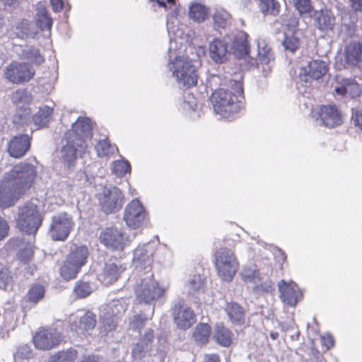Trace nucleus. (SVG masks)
Masks as SVG:
<instances>
[{
	"label": "nucleus",
	"instance_id": "60",
	"mask_svg": "<svg viewBox=\"0 0 362 362\" xmlns=\"http://www.w3.org/2000/svg\"><path fill=\"white\" fill-rule=\"evenodd\" d=\"M154 339V332L152 329L148 328L145 330L144 334L138 342L148 346L152 349V344Z\"/></svg>",
	"mask_w": 362,
	"mask_h": 362
},
{
	"label": "nucleus",
	"instance_id": "39",
	"mask_svg": "<svg viewBox=\"0 0 362 362\" xmlns=\"http://www.w3.org/2000/svg\"><path fill=\"white\" fill-rule=\"evenodd\" d=\"M52 113V109L48 106L40 107L37 112L33 117L35 124L38 127H45L49 122Z\"/></svg>",
	"mask_w": 362,
	"mask_h": 362
},
{
	"label": "nucleus",
	"instance_id": "41",
	"mask_svg": "<svg viewBox=\"0 0 362 362\" xmlns=\"http://www.w3.org/2000/svg\"><path fill=\"white\" fill-rule=\"evenodd\" d=\"M81 270V267L66 259L60 269V274L65 280L75 279Z\"/></svg>",
	"mask_w": 362,
	"mask_h": 362
},
{
	"label": "nucleus",
	"instance_id": "17",
	"mask_svg": "<svg viewBox=\"0 0 362 362\" xmlns=\"http://www.w3.org/2000/svg\"><path fill=\"white\" fill-rule=\"evenodd\" d=\"M317 122L328 128H334L342 124L341 112L334 105H322L318 109Z\"/></svg>",
	"mask_w": 362,
	"mask_h": 362
},
{
	"label": "nucleus",
	"instance_id": "30",
	"mask_svg": "<svg viewBox=\"0 0 362 362\" xmlns=\"http://www.w3.org/2000/svg\"><path fill=\"white\" fill-rule=\"evenodd\" d=\"M11 31L17 37L21 39L28 37H34L37 33L33 23L27 20H23L16 23L12 26Z\"/></svg>",
	"mask_w": 362,
	"mask_h": 362
},
{
	"label": "nucleus",
	"instance_id": "54",
	"mask_svg": "<svg viewBox=\"0 0 362 362\" xmlns=\"http://www.w3.org/2000/svg\"><path fill=\"white\" fill-rule=\"evenodd\" d=\"M74 291L78 298H86L92 292V287L86 282H77L75 285Z\"/></svg>",
	"mask_w": 362,
	"mask_h": 362
},
{
	"label": "nucleus",
	"instance_id": "25",
	"mask_svg": "<svg viewBox=\"0 0 362 362\" xmlns=\"http://www.w3.org/2000/svg\"><path fill=\"white\" fill-rule=\"evenodd\" d=\"M209 55L216 63H223L228 54V43L225 40L215 38L209 43Z\"/></svg>",
	"mask_w": 362,
	"mask_h": 362
},
{
	"label": "nucleus",
	"instance_id": "5",
	"mask_svg": "<svg viewBox=\"0 0 362 362\" xmlns=\"http://www.w3.org/2000/svg\"><path fill=\"white\" fill-rule=\"evenodd\" d=\"M214 258L218 276L223 281H232L239 267L234 251L228 247H220L216 250Z\"/></svg>",
	"mask_w": 362,
	"mask_h": 362
},
{
	"label": "nucleus",
	"instance_id": "35",
	"mask_svg": "<svg viewBox=\"0 0 362 362\" xmlns=\"http://www.w3.org/2000/svg\"><path fill=\"white\" fill-rule=\"evenodd\" d=\"M233 334L223 325H217L215 328L214 338L218 344L223 346H229L233 341Z\"/></svg>",
	"mask_w": 362,
	"mask_h": 362
},
{
	"label": "nucleus",
	"instance_id": "57",
	"mask_svg": "<svg viewBox=\"0 0 362 362\" xmlns=\"http://www.w3.org/2000/svg\"><path fill=\"white\" fill-rule=\"evenodd\" d=\"M293 4L300 15L309 13L313 10L310 0H293Z\"/></svg>",
	"mask_w": 362,
	"mask_h": 362
},
{
	"label": "nucleus",
	"instance_id": "62",
	"mask_svg": "<svg viewBox=\"0 0 362 362\" xmlns=\"http://www.w3.org/2000/svg\"><path fill=\"white\" fill-rule=\"evenodd\" d=\"M9 225L6 220L0 216V241L8 235Z\"/></svg>",
	"mask_w": 362,
	"mask_h": 362
},
{
	"label": "nucleus",
	"instance_id": "23",
	"mask_svg": "<svg viewBox=\"0 0 362 362\" xmlns=\"http://www.w3.org/2000/svg\"><path fill=\"white\" fill-rule=\"evenodd\" d=\"M126 267L117 260L109 261L105 263L99 279L106 286L115 283L124 272Z\"/></svg>",
	"mask_w": 362,
	"mask_h": 362
},
{
	"label": "nucleus",
	"instance_id": "33",
	"mask_svg": "<svg viewBox=\"0 0 362 362\" xmlns=\"http://www.w3.org/2000/svg\"><path fill=\"white\" fill-rule=\"evenodd\" d=\"M127 304L125 298L114 299L103 306L102 312L108 316L118 317L124 313Z\"/></svg>",
	"mask_w": 362,
	"mask_h": 362
},
{
	"label": "nucleus",
	"instance_id": "53",
	"mask_svg": "<svg viewBox=\"0 0 362 362\" xmlns=\"http://www.w3.org/2000/svg\"><path fill=\"white\" fill-rule=\"evenodd\" d=\"M180 105L184 111L190 113L191 111H194L197 107V101L192 95L185 93Z\"/></svg>",
	"mask_w": 362,
	"mask_h": 362
},
{
	"label": "nucleus",
	"instance_id": "12",
	"mask_svg": "<svg viewBox=\"0 0 362 362\" xmlns=\"http://www.w3.org/2000/svg\"><path fill=\"white\" fill-rule=\"evenodd\" d=\"M146 213L141 203L134 199L129 203L124 210V220L128 227L139 228L143 226Z\"/></svg>",
	"mask_w": 362,
	"mask_h": 362
},
{
	"label": "nucleus",
	"instance_id": "55",
	"mask_svg": "<svg viewBox=\"0 0 362 362\" xmlns=\"http://www.w3.org/2000/svg\"><path fill=\"white\" fill-rule=\"evenodd\" d=\"M102 327L101 329H103V332H108L112 330H113L116 327L117 321L115 317L113 316H108L107 315H105L104 312H102Z\"/></svg>",
	"mask_w": 362,
	"mask_h": 362
},
{
	"label": "nucleus",
	"instance_id": "26",
	"mask_svg": "<svg viewBox=\"0 0 362 362\" xmlns=\"http://www.w3.org/2000/svg\"><path fill=\"white\" fill-rule=\"evenodd\" d=\"M345 67L356 66L362 61V45L359 42L348 44L344 52Z\"/></svg>",
	"mask_w": 362,
	"mask_h": 362
},
{
	"label": "nucleus",
	"instance_id": "27",
	"mask_svg": "<svg viewBox=\"0 0 362 362\" xmlns=\"http://www.w3.org/2000/svg\"><path fill=\"white\" fill-rule=\"evenodd\" d=\"M132 357L134 359H143L147 356H153L158 362H163L165 354L163 349H158L156 353H153L152 349L148 346L137 342L132 351Z\"/></svg>",
	"mask_w": 362,
	"mask_h": 362
},
{
	"label": "nucleus",
	"instance_id": "31",
	"mask_svg": "<svg viewBox=\"0 0 362 362\" xmlns=\"http://www.w3.org/2000/svg\"><path fill=\"white\" fill-rule=\"evenodd\" d=\"M224 309L233 324L235 325L244 324L245 311L239 304L235 302L227 303Z\"/></svg>",
	"mask_w": 362,
	"mask_h": 362
},
{
	"label": "nucleus",
	"instance_id": "3",
	"mask_svg": "<svg viewBox=\"0 0 362 362\" xmlns=\"http://www.w3.org/2000/svg\"><path fill=\"white\" fill-rule=\"evenodd\" d=\"M176 47V40H170L168 49V70L180 87L189 88L194 86L198 79L196 67L189 58L177 55Z\"/></svg>",
	"mask_w": 362,
	"mask_h": 362
},
{
	"label": "nucleus",
	"instance_id": "7",
	"mask_svg": "<svg viewBox=\"0 0 362 362\" xmlns=\"http://www.w3.org/2000/svg\"><path fill=\"white\" fill-rule=\"evenodd\" d=\"M99 206L102 211L106 214H115L119 211L124 202L122 192L117 187H104L97 194Z\"/></svg>",
	"mask_w": 362,
	"mask_h": 362
},
{
	"label": "nucleus",
	"instance_id": "18",
	"mask_svg": "<svg viewBox=\"0 0 362 362\" xmlns=\"http://www.w3.org/2000/svg\"><path fill=\"white\" fill-rule=\"evenodd\" d=\"M328 71L327 64L322 60H312L302 67L299 72L300 81L305 83H310L313 80H319Z\"/></svg>",
	"mask_w": 362,
	"mask_h": 362
},
{
	"label": "nucleus",
	"instance_id": "2",
	"mask_svg": "<svg viewBox=\"0 0 362 362\" xmlns=\"http://www.w3.org/2000/svg\"><path fill=\"white\" fill-rule=\"evenodd\" d=\"M241 78L242 76H240L238 80L230 81L233 91L220 88L212 93L211 101L214 110L217 115H220L222 117L230 118L242 109L244 104V94Z\"/></svg>",
	"mask_w": 362,
	"mask_h": 362
},
{
	"label": "nucleus",
	"instance_id": "6",
	"mask_svg": "<svg viewBox=\"0 0 362 362\" xmlns=\"http://www.w3.org/2000/svg\"><path fill=\"white\" fill-rule=\"evenodd\" d=\"M42 218L33 202H27L19 208L16 221L17 227L26 234L35 235L42 224Z\"/></svg>",
	"mask_w": 362,
	"mask_h": 362
},
{
	"label": "nucleus",
	"instance_id": "43",
	"mask_svg": "<svg viewBox=\"0 0 362 362\" xmlns=\"http://www.w3.org/2000/svg\"><path fill=\"white\" fill-rule=\"evenodd\" d=\"M14 245L19 247L18 258L21 261L28 262L33 255V250L31 244H27L25 247H23V243L24 240L23 238H16L13 240Z\"/></svg>",
	"mask_w": 362,
	"mask_h": 362
},
{
	"label": "nucleus",
	"instance_id": "34",
	"mask_svg": "<svg viewBox=\"0 0 362 362\" xmlns=\"http://www.w3.org/2000/svg\"><path fill=\"white\" fill-rule=\"evenodd\" d=\"M18 54L23 59H27L35 65H40L45 62L44 57L40 54L38 49L33 46H26L17 51Z\"/></svg>",
	"mask_w": 362,
	"mask_h": 362
},
{
	"label": "nucleus",
	"instance_id": "52",
	"mask_svg": "<svg viewBox=\"0 0 362 362\" xmlns=\"http://www.w3.org/2000/svg\"><path fill=\"white\" fill-rule=\"evenodd\" d=\"M130 164L126 160H116L113 163L112 172L118 177H122L130 171Z\"/></svg>",
	"mask_w": 362,
	"mask_h": 362
},
{
	"label": "nucleus",
	"instance_id": "50",
	"mask_svg": "<svg viewBox=\"0 0 362 362\" xmlns=\"http://www.w3.org/2000/svg\"><path fill=\"white\" fill-rule=\"evenodd\" d=\"M356 30V25L352 21L345 22V18H343V23L340 28V35L344 40L354 36Z\"/></svg>",
	"mask_w": 362,
	"mask_h": 362
},
{
	"label": "nucleus",
	"instance_id": "22",
	"mask_svg": "<svg viewBox=\"0 0 362 362\" xmlns=\"http://www.w3.org/2000/svg\"><path fill=\"white\" fill-rule=\"evenodd\" d=\"M278 288L282 302L289 306L296 305L301 298L298 286L293 281L281 280L278 283Z\"/></svg>",
	"mask_w": 362,
	"mask_h": 362
},
{
	"label": "nucleus",
	"instance_id": "29",
	"mask_svg": "<svg viewBox=\"0 0 362 362\" xmlns=\"http://www.w3.org/2000/svg\"><path fill=\"white\" fill-rule=\"evenodd\" d=\"M88 255V250L86 246L74 245L66 259L81 268L86 263Z\"/></svg>",
	"mask_w": 362,
	"mask_h": 362
},
{
	"label": "nucleus",
	"instance_id": "42",
	"mask_svg": "<svg viewBox=\"0 0 362 362\" xmlns=\"http://www.w3.org/2000/svg\"><path fill=\"white\" fill-rule=\"evenodd\" d=\"M230 15L223 8H216L213 14L214 24L215 28H224L229 23Z\"/></svg>",
	"mask_w": 362,
	"mask_h": 362
},
{
	"label": "nucleus",
	"instance_id": "40",
	"mask_svg": "<svg viewBox=\"0 0 362 362\" xmlns=\"http://www.w3.org/2000/svg\"><path fill=\"white\" fill-rule=\"evenodd\" d=\"M78 352L74 349L59 351L50 356L49 362H74L77 358Z\"/></svg>",
	"mask_w": 362,
	"mask_h": 362
},
{
	"label": "nucleus",
	"instance_id": "61",
	"mask_svg": "<svg viewBox=\"0 0 362 362\" xmlns=\"http://www.w3.org/2000/svg\"><path fill=\"white\" fill-rule=\"evenodd\" d=\"M351 122L362 131V110H352Z\"/></svg>",
	"mask_w": 362,
	"mask_h": 362
},
{
	"label": "nucleus",
	"instance_id": "21",
	"mask_svg": "<svg viewBox=\"0 0 362 362\" xmlns=\"http://www.w3.org/2000/svg\"><path fill=\"white\" fill-rule=\"evenodd\" d=\"M78 320L72 322L70 325L71 331L77 334H90L96 325V316L92 312H78L77 314Z\"/></svg>",
	"mask_w": 362,
	"mask_h": 362
},
{
	"label": "nucleus",
	"instance_id": "16",
	"mask_svg": "<svg viewBox=\"0 0 362 362\" xmlns=\"http://www.w3.org/2000/svg\"><path fill=\"white\" fill-rule=\"evenodd\" d=\"M257 59H251L250 65L257 64L258 69H262V73L267 76L271 71V63L274 61V54L271 47L264 40H257Z\"/></svg>",
	"mask_w": 362,
	"mask_h": 362
},
{
	"label": "nucleus",
	"instance_id": "37",
	"mask_svg": "<svg viewBox=\"0 0 362 362\" xmlns=\"http://www.w3.org/2000/svg\"><path fill=\"white\" fill-rule=\"evenodd\" d=\"M36 24L42 30H50L52 25V20L49 16L46 8L40 5L37 8Z\"/></svg>",
	"mask_w": 362,
	"mask_h": 362
},
{
	"label": "nucleus",
	"instance_id": "11",
	"mask_svg": "<svg viewBox=\"0 0 362 362\" xmlns=\"http://www.w3.org/2000/svg\"><path fill=\"white\" fill-rule=\"evenodd\" d=\"M155 247L150 243L139 245L134 252L133 261L135 265V273L151 272L153 255Z\"/></svg>",
	"mask_w": 362,
	"mask_h": 362
},
{
	"label": "nucleus",
	"instance_id": "4",
	"mask_svg": "<svg viewBox=\"0 0 362 362\" xmlns=\"http://www.w3.org/2000/svg\"><path fill=\"white\" fill-rule=\"evenodd\" d=\"M136 274L137 279L134 286V292L136 300L139 303L149 304L163 295L164 289L154 280L152 272H148Z\"/></svg>",
	"mask_w": 362,
	"mask_h": 362
},
{
	"label": "nucleus",
	"instance_id": "38",
	"mask_svg": "<svg viewBox=\"0 0 362 362\" xmlns=\"http://www.w3.org/2000/svg\"><path fill=\"white\" fill-rule=\"evenodd\" d=\"M210 334L211 327L208 324H199L195 327L193 337L199 345H203L208 341Z\"/></svg>",
	"mask_w": 362,
	"mask_h": 362
},
{
	"label": "nucleus",
	"instance_id": "19",
	"mask_svg": "<svg viewBox=\"0 0 362 362\" xmlns=\"http://www.w3.org/2000/svg\"><path fill=\"white\" fill-rule=\"evenodd\" d=\"M31 140L32 137L26 134L13 136L6 146L8 155L14 158L23 157L30 148Z\"/></svg>",
	"mask_w": 362,
	"mask_h": 362
},
{
	"label": "nucleus",
	"instance_id": "48",
	"mask_svg": "<svg viewBox=\"0 0 362 362\" xmlns=\"http://www.w3.org/2000/svg\"><path fill=\"white\" fill-rule=\"evenodd\" d=\"M45 296V288L40 284H33L29 288L27 297L30 302L36 303L41 300Z\"/></svg>",
	"mask_w": 362,
	"mask_h": 362
},
{
	"label": "nucleus",
	"instance_id": "36",
	"mask_svg": "<svg viewBox=\"0 0 362 362\" xmlns=\"http://www.w3.org/2000/svg\"><path fill=\"white\" fill-rule=\"evenodd\" d=\"M209 14V9L204 5L194 3L189 7V16L195 22L201 23L204 21Z\"/></svg>",
	"mask_w": 362,
	"mask_h": 362
},
{
	"label": "nucleus",
	"instance_id": "51",
	"mask_svg": "<svg viewBox=\"0 0 362 362\" xmlns=\"http://www.w3.org/2000/svg\"><path fill=\"white\" fill-rule=\"evenodd\" d=\"M31 95L25 89H18L13 93L12 100L18 105L21 103L28 104L31 101Z\"/></svg>",
	"mask_w": 362,
	"mask_h": 362
},
{
	"label": "nucleus",
	"instance_id": "20",
	"mask_svg": "<svg viewBox=\"0 0 362 362\" xmlns=\"http://www.w3.org/2000/svg\"><path fill=\"white\" fill-rule=\"evenodd\" d=\"M59 332L54 329H42L33 337L35 346L40 349L46 350L55 347L62 341Z\"/></svg>",
	"mask_w": 362,
	"mask_h": 362
},
{
	"label": "nucleus",
	"instance_id": "14",
	"mask_svg": "<svg viewBox=\"0 0 362 362\" xmlns=\"http://www.w3.org/2000/svg\"><path fill=\"white\" fill-rule=\"evenodd\" d=\"M92 129L93 124L90 119L80 117L72 124V129L65 134L83 144H86V142L90 141L93 137Z\"/></svg>",
	"mask_w": 362,
	"mask_h": 362
},
{
	"label": "nucleus",
	"instance_id": "58",
	"mask_svg": "<svg viewBox=\"0 0 362 362\" xmlns=\"http://www.w3.org/2000/svg\"><path fill=\"white\" fill-rule=\"evenodd\" d=\"M11 280V277L8 268L0 264V288L6 289Z\"/></svg>",
	"mask_w": 362,
	"mask_h": 362
},
{
	"label": "nucleus",
	"instance_id": "56",
	"mask_svg": "<svg viewBox=\"0 0 362 362\" xmlns=\"http://www.w3.org/2000/svg\"><path fill=\"white\" fill-rule=\"evenodd\" d=\"M146 320L147 317L142 315H134L129 320V329L134 332H140V330L144 327Z\"/></svg>",
	"mask_w": 362,
	"mask_h": 362
},
{
	"label": "nucleus",
	"instance_id": "45",
	"mask_svg": "<svg viewBox=\"0 0 362 362\" xmlns=\"http://www.w3.org/2000/svg\"><path fill=\"white\" fill-rule=\"evenodd\" d=\"M95 148L99 157H105L113 154L117 147L112 145L107 139H104L98 142Z\"/></svg>",
	"mask_w": 362,
	"mask_h": 362
},
{
	"label": "nucleus",
	"instance_id": "10",
	"mask_svg": "<svg viewBox=\"0 0 362 362\" xmlns=\"http://www.w3.org/2000/svg\"><path fill=\"white\" fill-rule=\"evenodd\" d=\"M87 145L83 144L65 134L62 141L61 158L69 168H74L78 154L83 153Z\"/></svg>",
	"mask_w": 362,
	"mask_h": 362
},
{
	"label": "nucleus",
	"instance_id": "8",
	"mask_svg": "<svg viewBox=\"0 0 362 362\" xmlns=\"http://www.w3.org/2000/svg\"><path fill=\"white\" fill-rule=\"evenodd\" d=\"M75 225L72 216L66 212L52 217L48 235L54 241H64L69 237Z\"/></svg>",
	"mask_w": 362,
	"mask_h": 362
},
{
	"label": "nucleus",
	"instance_id": "1",
	"mask_svg": "<svg viewBox=\"0 0 362 362\" xmlns=\"http://www.w3.org/2000/svg\"><path fill=\"white\" fill-rule=\"evenodd\" d=\"M37 176L35 165L21 162L5 173L0 180V207L8 208L13 205L30 188Z\"/></svg>",
	"mask_w": 362,
	"mask_h": 362
},
{
	"label": "nucleus",
	"instance_id": "24",
	"mask_svg": "<svg viewBox=\"0 0 362 362\" xmlns=\"http://www.w3.org/2000/svg\"><path fill=\"white\" fill-rule=\"evenodd\" d=\"M313 18L315 27L320 31L327 33L333 30L335 25V17L330 10L315 11Z\"/></svg>",
	"mask_w": 362,
	"mask_h": 362
},
{
	"label": "nucleus",
	"instance_id": "46",
	"mask_svg": "<svg viewBox=\"0 0 362 362\" xmlns=\"http://www.w3.org/2000/svg\"><path fill=\"white\" fill-rule=\"evenodd\" d=\"M259 8L264 14L276 16L279 13L280 4L276 0H260Z\"/></svg>",
	"mask_w": 362,
	"mask_h": 362
},
{
	"label": "nucleus",
	"instance_id": "28",
	"mask_svg": "<svg viewBox=\"0 0 362 362\" xmlns=\"http://www.w3.org/2000/svg\"><path fill=\"white\" fill-rule=\"evenodd\" d=\"M247 34L245 32L239 33L234 38L233 43V49L234 54L244 60H248L250 58V47L247 41Z\"/></svg>",
	"mask_w": 362,
	"mask_h": 362
},
{
	"label": "nucleus",
	"instance_id": "32",
	"mask_svg": "<svg viewBox=\"0 0 362 362\" xmlns=\"http://www.w3.org/2000/svg\"><path fill=\"white\" fill-rule=\"evenodd\" d=\"M334 90L339 95H348L351 98L357 97L361 93L358 83L352 78H343L341 85L335 87Z\"/></svg>",
	"mask_w": 362,
	"mask_h": 362
},
{
	"label": "nucleus",
	"instance_id": "15",
	"mask_svg": "<svg viewBox=\"0 0 362 362\" xmlns=\"http://www.w3.org/2000/svg\"><path fill=\"white\" fill-rule=\"evenodd\" d=\"M173 314L175 323L180 329H188L196 321L193 311L182 299H178L175 302Z\"/></svg>",
	"mask_w": 362,
	"mask_h": 362
},
{
	"label": "nucleus",
	"instance_id": "49",
	"mask_svg": "<svg viewBox=\"0 0 362 362\" xmlns=\"http://www.w3.org/2000/svg\"><path fill=\"white\" fill-rule=\"evenodd\" d=\"M240 274L243 280L246 282L256 283L257 280H259L257 267L254 264L244 267Z\"/></svg>",
	"mask_w": 362,
	"mask_h": 362
},
{
	"label": "nucleus",
	"instance_id": "47",
	"mask_svg": "<svg viewBox=\"0 0 362 362\" xmlns=\"http://www.w3.org/2000/svg\"><path fill=\"white\" fill-rule=\"evenodd\" d=\"M204 285V279L199 274H194L189 277L185 284V287L189 293H194L203 289Z\"/></svg>",
	"mask_w": 362,
	"mask_h": 362
},
{
	"label": "nucleus",
	"instance_id": "9",
	"mask_svg": "<svg viewBox=\"0 0 362 362\" xmlns=\"http://www.w3.org/2000/svg\"><path fill=\"white\" fill-rule=\"evenodd\" d=\"M35 69L27 63L13 62L6 66L4 74L6 79L16 84L29 81L35 75Z\"/></svg>",
	"mask_w": 362,
	"mask_h": 362
},
{
	"label": "nucleus",
	"instance_id": "63",
	"mask_svg": "<svg viewBox=\"0 0 362 362\" xmlns=\"http://www.w3.org/2000/svg\"><path fill=\"white\" fill-rule=\"evenodd\" d=\"M322 343L327 349H329L334 346V339L330 334H326L321 337Z\"/></svg>",
	"mask_w": 362,
	"mask_h": 362
},
{
	"label": "nucleus",
	"instance_id": "59",
	"mask_svg": "<svg viewBox=\"0 0 362 362\" xmlns=\"http://www.w3.org/2000/svg\"><path fill=\"white\" fill-rule=\"evenodd\" d=\"M273 284L271 281H266L253 287L252 291L257 295L272 292Z\"/></svg>",
	"mask_w": 362,
	"mask_h": 362
},
{
	"label": "nucleus",
	"instance_id": "13",
	"mask_svg": "<svg viewBox=\"0 0 362 362\" xmlns=\"http://www.w3.org/2000/svg\"><path fill=\"white\" fill-rule=\"evenodd\" d=\"M100 241L106 247L113 250H123L128 243L123 232L115 227L107 228L101 231Z\"/></svg>",
	"mask_w": 362,
	"mask_h": 362
},
{
	"label": "nucleus",
	"instance_id": "64",
	"mask_svg": "<svg viewBox=\"0 0 362 362\" xmlns=\"http://www.w3.org/2000/svg\"><path fill=\"white\" fill-rule=\"evenodd\" d=\"M52 10L54 12H59L64 7L63 0H50Z\"/></svg>",
	"mask_w": 362,
	"mask_h": 362
},
{
	"label": "nucleus",
	"instance_id": "44",
	"mask_svg": "<svg viewBox=\"0 0 362 362\" xmlns=\"http://www.w3.org/2000/svg\"><path fill=\"white\" fill-rule=\"evenodd\" d=\"M284 37L282 40V45L284 49L293 53L299 47L300 42L298 38L295 35L292 30H288L284 34Z\"/></svg>",
	"mask_w": 362,
	"mask_h": 362
}]
</instances>
